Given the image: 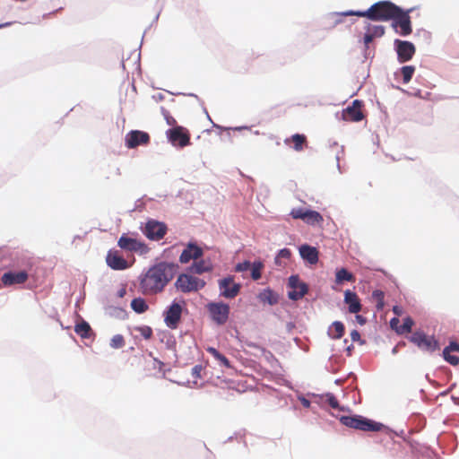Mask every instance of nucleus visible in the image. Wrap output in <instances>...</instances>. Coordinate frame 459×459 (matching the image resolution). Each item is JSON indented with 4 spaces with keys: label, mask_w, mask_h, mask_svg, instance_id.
Returning <instances> with one entry per match:
<instances>
[{
    "label": "nucleus",
    "mask_w": 459,
    "mask_h": 459,
    "mask_svg": "<svg viewBox=\"0 0 459 459\" xmlns=\"http://www.w3.org/2000/svg\"><path fill=\"white\" fill-rule=\"evenodd\" d=\"M240 290V285L238 283H231V299L238 295Z\"/></svg>",
    "instance_id": "a18cd8bd"
},
{
    "label": "nucleus",
    "mask_w": 459,
    "mask_h": 459,
    "mask_svg": "<svg viewBox=\"0 0 459 459\" xmlns=\"http://www.w3.org/2000/svg\"><path fill=\"white\" fill-rule=\"evenodd\" d=\"M205 286V281L190 273H181L178 275L175 287L183 293L198 291Z\"/></svg>",
    "instance_id": "20e7f679"
},
{
    "label": "nucleus",
    "mask_w": 459,
    "mask_h": 459,
    "mask_svg": "<svg viewBox=\"0 0 459 459\" xmlns=\"http://www.w3.org/2000/svg\"><path fill=\"white\" fill-rule=\"evenodd\" d=\"M221 295L230 298V277H225L220 281Z\"/></svg>",
    "instance_id": "e433bc0d"
},
{
    "label": "nucleus",
    "mask_w": 459,
    "mask_h": 459,
    "mask_svg": "<svg viewBox=\"0 0 459 459\" xmlns=\"http://www.w3.org/2000/svg\"><path fill=\"white\" fill-rule=\"evenodd\" d=\"M182 305L178 302L173 301L171 305L164 311V322L170 329H177L182 315Z\"/></svg>",
    "instance_id": "6e6552de"
},
{
    "label": "nucleus",
    "mask_w": 459,
    "mask_h": 459,
    "mask_svg": "<svg viewBox=\"0 0 459 459\" xmlns=\"http://www.w3.org/2000/svg\"><path fill=\"white\" fill-rule=\"evenodd\" d=\"M169 141L178 147H185L190 143V134L187 129L183 126H177L167 131Z\"/></svg>",
    "instance_id": "0eeeda50"
},
{
    "label": "nucleus",
    "mask_w": 459,
    "mask_h": 459,
    "mask_svg": "<svg viewBox=\"0 0 459 459\" xmlns=\"http://www.w3.org/2000/svg\"><path fill=\"white\" fill-rule=\"evenodd\" d=\"M340 421L346 427L362 431L377 432L385 428L382 423L368 420L360 415L342 416Z\"/></svg>",
    "instance_id": "7ed1b4c3"
},
{
    "label": "nucleus",
    "mask_w": 459,
    "mask_h": 459,
    "mask_svg": "<svg viewBox=\"0 0 459 459\" xmlns=\"http://www.w3.org/2000/svg\"><path fill=\"white\" fill-rule=\"evenodd\" d=\"M290 214L293 219L302 220L311 226L320 225L324 221L323 216L318 212L301 207L293 208Z\"/></svg>",
    "instance_id": "39448f33"
},
{
    "label": "nucleus",
    "mask_w": 459,
    "mask_h": 459,
    "mask_svg": "<svg viewBox=\"0 0 459 459\" xmlns=\"http://www.w3.org/2000/svg\"><path fill=\"white\" fill-rule=\"evenodd\" d=\"M355 281L354 275L348 272L345 268H342L336 273V283H342V281Z\"/></svg>",
    "instance_id": "cd10ccee"
},
{
    "label": "nucleus",
    "mask_w": 459,
    "mask_h": 459,
    "mask_svg": "<svg viewBox=\"0 0 459 459\" xmlns=\"http://www.w3.org/2000/svg\"><path fill=\"white\" fill-rule=\"evenodd\" d=\"M178 266L173 263L160 262L150 267L140 279V288L144 295H155L163 291L174 278Z\"/></svg>",
    "instance_id": "f257e3e1"
},
{
    "label": "nucleus",
    "mask_w": 459,
    "mask_h": 459,
    "mask_svg": "<svg viewBox=\"0 0 459 459\" xmlns=\"http://www.w3.org/2000/svg\"><path fill=\"white\" fill-rule=\"evenodd\" d=\"M131 307L132 309L138 313L142 314L148 310L149 307L146 303V301L142 298H135L131 301Z\"/></svg>",
    "instance_id": "a878e982"
},
{
    "label": "nucleus",
    "mask_w": 459,
    "mask_h": 459,
    "mask_svg": "<svg viewBox=\"0 0 459 459\" xmlns=\"http://www.w3.org/2000/svg\"><path fill=\"white\" fill-rule=\"evenodd\" d=\"M125 339L121 334H116L110 340V346L113 349H119L125 346Z\"/></svg>",
    "instance_id": "f704fd0d"
},
{
    "label": "nucleus",
    "mask_w": 459,
    "mask_h": 459,
    "mask_svg": "<svg viewBox=\"0 0 459 459\" xmlns=\"http://www.w3.org/2000/svg\"><path fill=\"white\" fill-rule=\"evenodd\" d=\"M203 370V367L201 365H195L192 368V376L194 378H200L201 377V372Z\"/></svg>",
    "instance_id": "37998d69"
},
{
    "label": "nucleus",
    "mask_w": 459,
    "mask_h": 459,
    "mask_svg": "<svg viewBox=\"0 0 459 459\" xmlns=\"http://www.w3.org/2000/svg\"><path fill=\"white\" fill-rule=\"evenodd\" d=\"M344 302L348 305L350 313L357 314L361 310L360 300L355 292L347 290L344 292Z\"/></svg>",
    "instance_id": "aec40b11"
},
{
    "label": "nucleus",
    "mask_w": 459,
    "mask_h": 459,
    "mask_svg": "<svg viewBox=\"0 0 459 459\" xmlns=\"http://www.w3.org/2000/svg\"><path fill=\"white\" fill-rule=\"evenodd\" d=\"M325 398H326V403L333 409H338V410H341V411L343 410L342 407H340L339 402H338L337 398L333 394H327L325 395Z\"/></svg>",
    "instance_id": "58836bf2"
},
{
    "label": "nucleus",
    "mask_w": 459,
    "mask_h": 459,
    "mask_svg": "<svg viewBox=\"0 0 459 459\" xmlns=\"http://www.w3.org/2000/svg\"><path fill=\"white\" fill-rule=\"evenodd\" d=\"M263 267L264 264L261 262H255L251 264V277L254 281H257L261 278Z\"/></svg>",
    "instance_id": "72a5a7b5"
},
{
    "label": "nucleus",
    "mask_w": 459,
    "mask_h": 459,
    "mask_svg": "<svg viewBox=\"0 0 459 459\" xmlns=\"http://www.w3.org/2000/svg\"><path fill=\"white\" fill-rule=\"evenodd\" d=\"M135 331H137L145 340H149L152 336V329L148 325L138 326L135 328Z\"/></svg>",
    "instance_id": "4c0bfd02"
},
{
    "label": "nucleus",
    "mask_w": 459,
    "mask_h": 459,
    "mask_svg": "<svg viewBox=\"0 0 459 459\" xmlns=\"http://www.w3.org/2000/svg\"><path fill=\"white\" fill-rule=\"evenodd\" d=\"M356 320L359 325H364L366 323V318L360 315L356 316Z\"/></svg>",
    "instance_id": "3c124183"
},
{
    "label": "nucleus",
    "mask_w": 459,
    "mask_h": 459,
    "mask_svg": "<svg viewBox=\"0 0 459 459\" xmlns=\"http://www.w3.org/2000/svg\"><path fill=\"white\" fill-rule=\"evenodd\" d=\"M291 256V252L288 248H282L278 253V257L289 259Z\"/></svg>",
    "instance_id": "c03bdc74"
},
{
    "label": "nucleus",
    "mask_w": 459,
    "mask_h": 459,
    "mask_svg": "<svg viewBox=\"0 0 459 459\" xmlns=\"http://www.w3.org/2000/svg\"><path fill=\"white\" fill-rule=\"evenodd\" d=\"M443 357L446 361L453 366H456L459 364V357L455 355H452L451 352H448V349H444Z\"/></svg>",
    "instance_id": "c9c22d12"
},
{
    "label": "nucleus",
    "mask_w": 459,
    "mask_h": 459,
    "mask_svg": "<svg viewBox=\"0 0 459 459\" xmlns=\"http://www.w3.org/2000/svg\"><path fill=\"white\" fill-rule=\"evenodd\" d=\"M445 349H448V352L452 351H459V344L457 342H452Z\"/></svg>",
    "instance_id": "49530a36"
},
{
    "label": "nucleus",
    "mask_w": 459,
    "mask_h": 459,
    "mask_svg": "<svg viewBox=\"0 0 459 459\" xmlns=\"http://www.w3.org/2000/svg\"><path fill=\"white\" fill-rule=\"evenodd\" d=\"M395 43L397 47L396 51L399 62L404 63L411 60L415 53L414 45L411 42L402 41L399 39H396Z\"/></svg>",
    "instance_id": "dca6fc26"
},
{
    "label": "nucleus",
    "mask_w": 459,
    "mask_h": 459,
    "mask_svg": "<svg viewBox=\"0 0 459 459\" xmlns=\"http://www.w3.org/2000/svg\"><path fill=\"white\" fill-rule=\"evenodd\" d=\"M393 312L399 316L403 314V308L399 306H394L393 307Z\"/></svg>",
    "instance_id": "8fccbe9b"
},
{
    "label": "nucleus",
    "mask_w": 459,
    "mask_h": 459,
    "mask_svg": "<svg viewBox=\"0 0 459 459\" xmlns=\"http://www.w3.org/2000/svg\"><path fill=\"white\" fill-rule=\"evenodd\" d=\"M393 27L395 28L396 31L402 36H407L411 33V18L408 13L403 12L400 8L399 13L393 19Z\"/></svg>",
    "instance_id": "1a4fd4ad"
},
{
    "label": "nucleus",
    "mask_w": 459,
    "mask_h": 459,
    "mask_svg": "<svg viewBox=\"0 0 459 459\" xmlns=\"http://www.w3.org/2000/svg\"><path fill=\"white\" fill-rule=\"evenodd\" d=\"M303 404L305 406H308L309 405V402L307 400H304Z\"/></svg>",
    "instance_id": "864d4df0"
},
{
    "label": "nucleus",
    "mask_w": 459,
    "mask_h": 459,
    "mask_svg": "<svg viewBox=\"0 0 459 459\" xmlns=\"http://www.w3.org/2000/svg\"><path fill=\"white\" fill-rule=\"evenodd\" d=\"M74 331L82 338H88L90 336L91 328L87 322L82 321L75 325Z\"/></svg>",
    "instance_id": "c85d7f7f"
},
{
    "label": "nucleus",
    "mask_w": 459,
    "mask_h": 459,
    "mask_svg": "<svg viewBox=\"0 0 459 459\" xmlns=\"http://www.w3.org/2000/svg\"><path fill=\"white\" fill-rule=\"evenodd\" d=\"M28 273L25 271L7 272L2 276V282L4 286L24 283L28 280Z\"/></svg>",
    "instance_id": "a211bd4d"
},
{
    "label": "nucleus",
    "mask_w": 459,
    "mask_h": 459,
    "mask_svg": "<svg viewBox=\"0 0 459 459\" xmlns=\"http://www.w3.org/2000/svg\"><path fill=\"white\" fill-rule=\"evenodd\" d=\"M374 36L371 34V27L370 24L367 26V31L364 35V43L366 46H368L373 39Z\"/></svg>",
    "instance_id": "a19ab883"
},
{
    "label": "nucleus",
    "mask_w": 459,
    "mask_h": 459,
    "mask_svg": "<svg viewBox=\"0 0 459 459\" xmlns=\"http://www.w3.org/2000/svg\"><path fill=\"white\" fill-rule=\"evenodd\" d=\"M212 319L219 325L225 323L229 316V307L223 303L211 302L206 306Z\"/></svg>",
    "instance_id": "9d476101"
},
{
    "label": "nucleus",
    "mask_w": 459,
    "mask_h": 459,
    "mask_svg": "<svg viewBox=\"0 0 459 459\" xmlns=\"http://www.w3.org/2000/svg\"><path fill=\"white\" fill-rule=\"evenodd\" d=\"M415 72V67L412 65H405L401 68L403 83H408Z\"/></svg>",
    "instance_id": "2f4dec72"
},
{
    "label": "nucleus",
    "mask_w": 459,
    "mask_h": 459,
    "mask_svg": "<svg viewBox=\"0 0 459 459\" xmlns=\"http://www.w3.org/2000/svg\"><path fill=\"white\" fill-rule=\"evenodd\" d=\"M371 34L376 37H382L385 33V28L379 25H370Z\"/></svg>",
    "instance_id": "ea45409f"
},
{
    "label": "nucleus",
    "mask_w": 459,
    "mask_h": 459,
    "mask_svg": "<svg viewBox=\"0 0 459 459\" xmlns=\"http://www.w3.org/2000/svg\"><path fill=\"white\" fill-rule=\"evenodd\" d=\"M150 142V135L143 131L132 130L126 135V145L133 149L139 145H146Z\"/></svg>",
    "instance_id": "4468645a"
},
{
    "label": "nucleus",
    "mask_w": 459,
    "mask_h": 459,
    "mask_svg": "<svg viewBox=\"0 0 459 459\" xmlns=\"http://www.w3.org/2000/svg\"><path fill=\"white\" fill-rule=\"evenodd\" d=\"M362 106L363 102L361 100H353L351 106H348L342 110V118L351 122L361 121L364 118Z\"/></svg>",
    "instance_id": "ddd939ff"
},
{
    "label": "nucleus",
    "mask_w": 459,
    "mask_h": 459,
    "mask_svg": "<svg viewBox=\"0 0 459 459\" xmlns=\"http://www.w3.org/2000/svg\"><path fill=\"white\" fill-rule=\"evenodd\" d=\"M211 382L213 385L218 386L223 390H228L230 388V383L228 381L227 377L223 376H215L211 377Z\"/></svg>",
    "instance_id": "c756f323"
},
{
    "label": "nucleus",
    "mask_w": 459,
    "mask_h": 459,
    "mask_svg": "<svg viewBox=\"0 0 459 459\" xmlns=\"http://www.w3.org/2000/svg\"><path fill=\"white\" fill-rule=\"evenodd\" d=\"M166 118H167V122H168V124H169V126H174V125H176V123H177V122H176V120H175V118H174V117H167Z\"/></svg>",
    "instance_id": "603ef678"
},
{
    "label": "nucleus",
    "mask_w": 459,
    "mask_h": 459,
    "mask_svg": "<svg viewBox=\"0 0 459 459\" xmlns=\"http://www.w3.org/2000/svg\"><path fill=\"white\" fill-rule=\"evenodd\" d=\"M385 293L380 290H376L372 293V299L377 302V310H382L385 307L384 303Z\"/></svg>",
    "instance_id": "473e14b6"
},
{
    "label": "nucleus",
    "mask_w": 459,
    "mask_h": 459,
    "mask_svg": "<svg viewBox=\"0 0 459 459\" xmlns=\"http://www.w3.org/2000/svg\"><path fill=\"white\" fill-rule=\"evenodd\" d=\"M399 323H400V320L397 317H394L390 321V325L393 329H394L396 331V328H399V326H400Z\"/></svg>",
    "instance_id": "de8ad7c7"
},
{
    "label": "nucleus",
    "mask_w": 459,
    "mask_h": 459,
    "mask_svg": "<svg viewBox=\"0 0 459 459\" xmlns=\"http://www.w3.org/2000/svg\"><path fill=\"white\" fill-rule=\"evenodd\" d=\"M107 264L113 270L122 271L129 267L128 262L117 250H109L106 256Z\"/></svg>",
    "instance_id": "2eb2a0df"
},
{
    "label": "nucleus",
    "mask_w": 459,
    "mask_h": 459,
    "mask_svg": "<svg viewBox=\"0 0 459 459\" xmlns=\"http://www.w3.org/2000/svg\"><path fill=\"white\" fill-rule=\"evenodd\" d=\"M258 299L263 303L274 305L278 302V296L270 289L264 290L258 295Z\"/></svg>",
    "instance_id": "393cba45"
},
{
    "label": "nucleus",
    "mask_w": 459,
    "mask_h": 459,
    "mask_svg": "<svg viewBox=\"0 0 459 459\" xmlns=\"http://www.w3.org/2000/svg\"><path fill=\"white\" fill-rule=\"evenodd\" d=\"M289 287L291 289L289 291V298L292 300L300 299L307 292V285L301 281L298 275H291L289 278Z\"/></svg>",
    "instance_id": "f8f14e48"
},
{
    "label": "nucleus",
    "mask_w": 459,
    "mask_h": 459,
    "mask_svg": "<svg viewBox=\"0 0 459 459\" xmlns=\"http://www.w3.org/2000/svg\"><path fill=\"white\" fill-rule=\"evenodd\" d=\"M299 254L304 260L311 264H315L318 262V251L314 247L302 245L299 247Z\"/></svg>",
    "instance_id": "412c9836"
},
{
    "label": "nucleus",
    "mask_w": 459,
    "mask_h": 459,
    "mask_svg": "<svg viewBox=\"0 0 459 459\" xmlns=\"http://www.w3.org/2000/svg\"><path fill=\"white\" fill-rule=\"evenodd\" d=\"M414 325L413 320L411 317H406L403 319V325L399 326V328H396V332L399 334H403L405 333H410L411 331V328Z\"/></svg>",
    "instance_id": "7c9ffc66"
},
{
    "label": "nucleus",
    "mask_w": 459,
    "mask_h": 459,
    "mask_svg": "<svg viewBox=\"0 0 459 459\" xmlns=\"http://www.w3.org/2000/svg\"><path fill=\"white\" fill-rule=\"evenodd\" d=\"M206 351L218 361L221 366H224L226 368L230 367V361L228 359L220 353L219 351H217L215 348L208 347Z\"/></svg>",
    "instance_id": "bb28decb"
},
{
    "label": "nucleus",
    "mask_w": 459,
    "mask_h": 459,
    "mask_svg": "<svg viewBox=\"0 0 459 459\" xmlns=\"http://www.w3.org/2000/svg\"><path fill=\"white\" fill-rule=\"evenodd\" d=\"M351 338L353 342H357V341H359L360 339V334L357 331V330H353L351 331Z\"/></svg>",
    "instance_id": "09e8293b"
},
{
    "label": "nucleus",
    "mask_w": 459,
    "mask_h": 459,
    "mask_svg": "<svg viewBox=\"0 0 459 459\" xmlns=\"http://www.w3.org/2000/svg\"><path fill=\"white\" fill-rule=\"evenodd\" d=\"M344 325L340 321H334L328 329V335L332 339H340L344 334Z\"/></svg>",
    "instance_id": "b1692460"
},
{
    "label": "nucleus",
    "mask_w": 459,
    "mask_h": 459,
    "mask_svg": "<svg viewBox=\"0 0 459 459\" xmlns=\"http://www.w3.org/2000/svg\"><path fill=\"white\" fill-rule=\"evenodd\" d=\"M117 245L120 248L126 250V251H142L145 245L140 241H138L136 238H129L126 234H123L118 241Z\"/></svg>",
    "instance_id": "6ab92c4d"
},
{
    "label": "nucleus",
    "mask_w": 459,
    "mask_h": 459,
    "mask_svg": "<svg viewBox=\"0 0 459 459\" xmlns=\"http://www.w3.org/2000/svg\"><path fill=\"white\" fill-rule=\"evenodd\" d=\"M411 341L427 351L432 352L439 349L438 342L433 337H429L422 333H414L411 337Z\"/></svg>",
    "instance_id": "9b49d317"
},
{
    "label": "nucleus",
    "mask_w": 459,
    "mask_h": 459,
    "mask_svg": "<svg viewBox=\"0 0 459 459\" xmlns=\"http://www.w3.org/2000/svg\"><path fill=\"white\" fill-rule=\"evenodd\" d=\"M189 273L202 274L205 272H209L212 270V264L210 262L204 260L195 261L190 267Z\"/></svg>",
    "instance_id": "5701e85b"
},
{
    "label": "nucleus",
    "mask_w": 459,
    "mask_h": 459,
    "mask_svg": "<svg viewBox=\"0 0 459 459\" xmlns=\"http://www.w3.org/2000/svg\"><path fill=\"white\" fill-rule=\"evenodd\" d=\"M250 267H251V264H250V262H248V261H245V262H243V263L238 264L236 265L235 270H236L237 272H245V271L249 270V269H250Z\"/></svg>",
    "instance_id": "79ce46f5"
},
{
    "label": "nucleus",
    "mask_w": 459,
    "mask_h": 459,
    "mask_svg": "<svg viewBox=\"0 0 459 459\" xmlns=\"http://www.w3.org/2000/svg\"><path fill=\"white\" fill-rule=\"evenodd\" d=\"M293 143V149L297 152H300L307 145V138L304 134H295L290 138L285 140L286 144Z\"/></svg>",
    "instance_id": "4be33fe9"
},
{
    "label": "nucleus",
    "mask_w": 459,
    "mask_h": 459,
    "mask_svg": "<svg viewBox=\"0 0 459 459\" xmlns=\"http://www.w3.org/2000/svg\"><path fill=\"white\" fill-rule=\"evenodd\" d=\"M167 230L165 223L150 219L146 221L143 232L151 240H160L166 235Z\"/></svg>",
    "instance_id": "423d86ee"
},
{
    "label": "nucleus",
    "mask_w": 459,
    "mask_h": 459,
    "mask_svg": "<svg viewBox=\"0 0 459 459\" xmlns=\"http://www.w3.org/2000/svg\"><path fill=\"white\" fill-rule=\"evenodd\" d=\"M203 255V249L195 244L189 243L179 256L181 264H186L190 260H197Z\"/></svg>",
    "instance_id": "f3484780"
},
{
    "label": "nucleus",
    "mask_w": 459,
    "mask_h": 459,
    "mask_svg": "<svg viewBox=\"0 0 459 459\" xmlns=\"http://www.w3.org/2000/svg\"><path fill=\"white\" fill-rule=\"evenodd\" d=\"M400 12V7L389 1H380L373 5L365 12H348L347 15H356L359 17H367L372 21H389Z\"/></svg>",
    "instance_id": "f03ea898"
}]
</instances>
